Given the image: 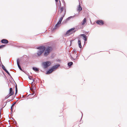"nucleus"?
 I'll list each match as a JSON object with an SVG mask.
<instances>
[{
  "label": "nucleus",
  "instance_id": "1",
  "mask_svg": "<svg viewBox=\"0 0 127 127\" xmlns=\"http://www.w3.org/2000/svg\"><path fill=\"white\" fill-rule=\"evenodd\" d=\"M36 49L39 50L37 51V53L38 57L40 56L44 52V56L47 57L53 49L52 48L51 46H48L46 47L44 45L39 46Z\"/></svg>",
  "mask_w": 127,
  "mask_h": 127
},
{
  "label": "nucleus",
  "instance_id": "2",
  "mask_svg": "<svg viewBox=\"0 0 127 127\" xmlns=\"http://www.w3.org/2000/svg\"><path fill=\"white\" fill-rule=\"evenodd\" d=\"M60 66V65L59 64H56L52 66L50 68L48 69L46 74H49L51 73L52 71L55 70L58 67H59Z\"/></svg>",
  "mask_w": 127,
  "mask_h": 127
},
{
  "label": "nucleus",
  "instance_id": "3",
  "mask_svg": "<svg viewBox=\"0 0 127 127\" xmlns=\"http://www.w3.org/2000/svg\"><path fill=\"white\" fill-rule=\"evenodd\" d=\"M51 62L49 61H47L43 62L41 64V66L45 69H47L51 64Z\"/></svg>",
  "mask_w": 127,
  "mask_h": 127
},
{
  "label": "nucleus",
  "instance_id": "4",
  "mask_svg": "<svg viewBox=\"0 0 127 127\" xmlns=\"http://www.w3.org/2000/svg\"><path fill=\"white\" fill-rule=\"evenodd\" d=\"M75 28H73L68 30L66 33V34L70 35L72 34L75 32H73L75 31Z\"/></svg>",
  "mask_w": 127,
  "mask_h": 127
},
{
  "label": "nucleus",
  "instance_id": "5",
  "mask_svg": "<svg viewBox=\"0 0 127 127\" xmlns=\"http://www.w3.org/2000/svg\"><path fill=\"white\" fill-rule=\"evenodd\" d=\"M96 23L99 25H103L104 23V21L101 20H98L96 21Z\"/></svg>",
  "mask_w": 127,
  "mask_h": 127
},
{
  "label": "nucleus",
  "instance_id": "6",
  "mask_svg": "<svg viewBox=\"0 0 127 127\" xmlns=\"http://www.w3.org/2000/svg\"><path fill=\"white\" fill-rule=\"evenodd\" d=\"M61 24L58 22L55 25L54 28L52 29V31L53 32L55 31L56 29L59 27L60 26Z\"/></svg>",
  "mask_w": 127,
  "mask_h": 127
},
{
  "label": "nucleus",
  "instance_id": "7",
  "mask_svg": "<svg viewBox=\"0 0 127 127\" xmlns=\"http://www.w3.org/2000/svg\"><path fill=\"white\" fill-rule=\"evenodd\" d=\"M82 26L81 25V24H79L78 26H76L75 27H74L75 28V31L73 32H75L77 31L78 29H82Z\"/></svg>",
  "mask_w": 127,
  "mask_h": 127
},
{
  "label": "nucleus",
  "instance_id": "8",
  "mask_svg": "<svg viewBox=\"0 0 127 127\" xmlns=\"http://www.w3.org/2000/svg\"><path fill=\"white\" fill-rule=\"evenodd\" d=\"M81 36L82 37H83V39L84 40V44L85 43L86 41L87 40V38L86 35L84 34H81Z\"/></svg>",
  "mask_w": 127,
  "mask_h": 127
},
{
  "label": "nucleus",
  "instance_id": "9",
  "mask_svg": "<svg viewBox=\"0 0 127 127\" xmlns=\"http://www.w3.org/2000/svg\"><path fill=\"white\" fill-rule=\"evenodd\" d=\"M81 39L80 37L78 38V44L79 47L80 48H81L82 47V46L81 44Z\"/></svg>",
  "mask_w": 127,
  "mask_h": 127
},
{
  "label": "nucleus",
  "instance_id": "10",
  "mask_svg": "<svg viewBox=\"0 0 127 127\" xmlns=\"http://www.w3.org/2000/svg\"><path fill=\"white\" fill-rule=\"evenodd\" d=\"M1 42L3 44H7L8 43V41L6 39H3L1 40Z\"/></svg>",
  "mask_w": 127,
  "mask_h": 127
},
{
  "label": "nucleus",
  "instance_id": "11",
  "mask_svg": "<svg viewBox=\"0 0 127 127\" xmlns=\"http://www.w3.org/2000/svg\"><path fill=\"white\" fill-rule=\"evenodd\" d=\"M32 69L36 72H39V69L38 68L33 67H32Z\"/></svg>",
  "mask_w": 127,
  "mask_h": 127
},
{
  "label": "nucleus",
  "instance_id": "12",
  "mask_svg": "<svg viewBox=\"0 0 127 127\" xmlns=\"http://www.w3.org/2000/svg\"><path fill=\"white\" fill-rule=\"evenodd\" d=\"M82 10V8L81 7V6L79 2V5H78V7L77 9V10L78 11V12H79L80 11H81Z\"/></svg>",
  "mask_w": 127,
  "mask_h": 127
},
{
  "label": "nucleus",
  "instance_id": "13",
  "mask_svg": "<svg viewBox=\"0 0 127 127\" xmlns=\"http://www.w3.org/2000/svg\"><path fill=\"white\" fill-rule=\"evenodd\" d=\"M14 92L13 91V89L12 88H10L9 89V93L8 94H11L12 95L14 94Z\"/></svg>",
  "mask_w": 127,
  "mask_h": 127
},
{
  "label": "nucleus",
  "instance_id": "14",
  "mask_svg": "<svg viewBox=\"0 0 127 127\" xmlns=\"http://www.w3.org/2000/svg\"><path fill=\"white\" fill-rule=\"evenodd\" d=\"M86 22V19L85 18H84L82 21L81 22V25H83L85 24Z\"/></svg>",
  "mask_w": 127,
  "mask_h": 127
},
{
  "label": "nucleus",
  "instance_id": "15",
  "mask_svg": "<svg viewBox=\"0 0 127 127\" xmlns=\"http://www.w3.org/2000/svg\"><path fill=\"white\" fill-rule=\"evenodd\" d=\"M73 64V63L72 62H70L68 63L67 64L68 67H71V66Z\"/></svg>",
  "mask_w": 127,
  "mask_h": 127
},
{
  "label": "nucleus",
  "instance_id": "16",
  "mask_svg": "<svg viewBox=\"0 0 127 127\" xmlns=\"http://www.w3.org/2000/svg\"><path fill=\"white\" fill-rule=\"evenodd\" d=\"M59 3H58V2H57V4H56V5L57 7H57H59V9L61 6V1L60 0H59Z\"/></svg>",
  "mask_w": 127,
  "mask_h": 127
},
{
  "label": "nucleus",
  "instance_id": "17",
  "mask_svg": "<svg viewBox=\"0 0 127 127\" xmlns=\"http://www.w3.org/2000/svg\"><path fill=\"white\" fill-rule=\"evenodd\" d=\"M11 95H12L11 94H8L7 96L5 97V99H4L3 100L8 98Z\"/></svg>",
  "mask_w": 127,
  "mask_h": 127
},
{
  "label": "nucleus",
  "instance_id": "18",
  "mask_svg": "<svg viewBox=\"0 0 127 127\" xmlns=\"http://www.w3.org/2000/svg\"><path fill=\"white\" fill-rule=\"evenodd\" d=\"M1 64V67L2 68V69L4 70L5 71H6L7 70L5 68L4 66V65L2 64Z\"/></svg>",
  "mask_w": 127,
  "mask_h": 127
},
{
  "label": "nucleus",
  "instance_id": "19",
  "mask_svg": "<svg viewBox=\"0 0 127 127\" xmlns=\"http://www.w3.org/2000/svg\"><path fill=\"white\" fill-rule=\"evenodd\" d=\"M68 21L67 19V18H66L65 20H64L63 22L62 23L63 24H65Z\"/></svg>",
  "mask_w": 127,
  "mask_h": 127
},
{
  "label": "nucleus",
  "instance_id": "20",
  "mask_svg": "<svg viewBox=\"0 0 127 127\" xmlns=\"http://www.w3.org/2000/svg\"><path fill=\"white\" fill-rule=\"evenodd\" d=\"M23 44V45H22V48H25V49H26V48H28V46H25V44Z\"/></svg>",
  "mask_w": 127,
  "mask_h": 127
},
{
  "label": "nucleus",
  "instance_id": "21",
  "mask_svg": "<svg viewBox=\"0 0 127 127\" xmlns=\"http://www.w3.org/2000/svg\"><path fill=\"white\" fill-rule=\"evenodd\" d=\"M63 19H62V18H60L58 22L61 24Z\"/></svg>",
  "mask_w": 127,
  "mask_h": 127
},
{
  "label": "nucleus",
  "instance_id": "22",
  "mask_svg": "<svg viewBox=\"0 0 127 127\" xmlns=\"http://www.w3.org/2000/svg\"><path fill=\"white\" fill-rule=\"evenodd\" d=\"M74 17V16H70V17H68V18H67V19L68 20V21L71 18H73Z\"/></svg>",
  "mask_w": 127,
  "mask_h": 127
},
{
  "label": "nucleus",
  "instance_id": "23",
  "mask_svg": "<svg viewBox=\"0 0 127 127\" xmlns=\"http://www.w3.org/2000/svg\"><path fill=\"white\" fill-rule=\"evenodd\" d=\"M18 65V67L19 68V69L21 71H23V70H22V68H21V67L20 65L19 64L18 65Z\"/></svg>",
  "mask_w": 127,
  "mask_h": 127
},
{
  "label": "nucleus",
  "instance_id": "24",
  "mask_svg": "<svg viewBox=\"0 0 127 127\" xmlns=\"http://www.w3.org/2000/svg\"><path fill=\"white\" fill-rule=\"evenodd\" d=\"M64 7H60V13H62L63 11L64 10Z\"/></svg>",
  "mask_w": 127,
  "mask_h": 127
},
{
  "label": "nucleus",
  "instance_id": "25",
  "mask_svg": "<svg viewBox=\"0 0 127 127\" xmlns=\"http://www.w3.org/2000/svg\"><path fill=\"white\" fill-rule=\"evenodd\" d=\"M17 65H18L20 63V62L19 60V58L17 59Z\"/></svg>",
  "mask_w": 127,
  "mask_h": 127
},
{
  "label": "nucleus",
  "instance_id": "26",
  "mask_svg": "<svg viewBox=\"0 0 127 127\" xmlns=\"http://www.w3.org/2000/svg\"><path fill=\"white\" fill-rule=\"evenodd\" d=\"M5 45H2L0 46V49L2 48L3 47L5 46Z\"/></svg>",
  "mask_w": 127,
  "mask_h": 127
},
{
  "label": "nucleus",
  "instance_id": "27",
  "mask_svg": "<svg viewBox=\"0 0 127 127\" xmlns=\"http://www.w3.org/2000/svg\"><path fill=\"white\" fill-rule=\"evenodd\" d=\"M16 102H14L12 104V105L11 107H13L16 104Z\"/></svg>",
  "mask_w": 127,
  "mask_h": 127
},
{
  "label": "nucleus",
  "instance_id": "28",
  "mask_svg": "<svg viewBox=\"0 0 127 127\" xmlns=\"http://www.w3.org/2000/svg\"><path fill=\"white\" fill-rule=\"evenodd\" d=\"M28 78L30 80H33L31 76L28 75Z\"/></svg>",
  "mask_w": 127,
  "mask_h": 127
},
{
  "label": "nucleus",
  "instance_id": "29",
  "mask_svg": "<svg viewBox=\"0 0 127 127\" xmlns=\"http://www.w3.org/2000/svg\"><path fill=\"white\" fill-rule=\"evenodd\" d=\"M5 72L9 76H11V75L8 72V71L7 70L6 71H5Z\"/></svg>",
  "mask_w": 127,
  "mask_h": 127
},
{
  "label": "nucleus",
  "instance_id": "30",
  "mask_svg": "<svg viewBox=\"0 0 127 127\" xmlns=\"http://www.w3.org/2000/svg\"><path fill=\"white\" fill-rule=\"evenodd\" d=\"M12 119L14 120L15 124L17 125V123L16 121L13 118H12Z\"/></svg>",
  "mask_w": 127,
  "mask_h": 127
},
{
  "label": "nucleus",
  "instance_id": "31",
  "mask_svg": "<svg viewBox=\"0 0 127 127\" xmlns=\"http://www.w3.org/2000/svg\"><path fill=\"white\" fill-rule=\"evenodd\" d=\"M13 107H11V116H12V112H13Z\"/></svg>",
  "mask_w": 127,
  "mask_h": 127
},
{
  "label": "nucleus",
  "instance_id": "32",
  "mask_svg": "<svg viewBox=\"0 0 127 127\" xmlns=\"http://www.w3.org/2000/svg\"><path fill=\"white\" fill-rule=\"evenodd\" d=\"M65 13H66V11H65V13H64V15H62V16L61 18H62V19H63L64 17V15H65Z\"/></svg>",
  "mask_w": 127,
  "mask_h": 127
},
{
  "label": "nucleus",
  "instance_id": "33",
  "mask_svg": "<svg viewBox=\"0 0 127 127\" xmlns=\"http://www.w3.org/2000/svg\"><path fill=\"white\" fill-rule=\"evenodd\" d=\"M78 57V55H77L76 56V58H73V59H72V60H75L76 59L77 57Z\"/></svg>",
  "mask_w": 127,
  "mask_h": 127
},
{
  "label": "nucleus",
  "instance_id": "34",
  "mask_svg": "<svg viewBox=\"0 0 127 127\" xmlns=\"http://www.w3.org/2000/svg\"><path fill=\"white\" fill-rule=\"evenodd\" d=\"M17 92H18L17 89H15V95H16L17 94Z\"/></svg>",
  "mask_w": 127,
  "mask_h": 127
},
{
  "label": "nucleus",
  "instance_id": "35",
  "mask_svg": "<svg viewBox=\"0 0 127 127\" xmlns=\"http://www.w3.org/2000/svg\"><path fill=\"white\" fill-rule=\"evenodd\" d=\"M62 2L64 5V6H65V3L64 1V0H62Z\"/></svg>",
  "mask_w": 127,
  "mask_h": 127
},
{
  "label": "nucleus",
  "instance_id": "36",
  "mask_svg": "<svg viewBox=\"0 0 127 127\" xmlns=\"http://www.w3.org/2000/svg\"><path fill=\"white\" fill-rule=\"evenodd\" d=\"M74 40H70V45H71V43H72V42L73 41H74Z\"/></svg>",
  "mask_w": 127,
  "mask_h": 127
},
{
  "label": "nucleus",
  "instance_id": "37",
  "mask_svg": "<svg viewBox=\"0 0 127 127\" xmlns=\"http://www.w3.org/2000/svg\"><path fill=\"white\" fill-rule=\"evenodd\" d=\"M78 14H79V13H78L76 14H75L74 15V17H75V16H78Z\"/></svg>",
  "mask_w": 127,
  "mask_h": 127
},
{
  "label": "nucleus",
  "instance_id": "38",
  "mask_svg": "<svg viewBox=\"0 0 127 127\" xmlns=\"http://www.w3.org/2000/svg\"><path fill=\"white\" fill-rule=\"evenodd\" d=\"M72 54L74 55H75L76 54V52H72Z\"/></svg>",
  "mask_w": 127,
  "mask_h": 127
},
{
  "label": "nucleus",
  "instance_id": "39",
  "mask_svg": "<svg viewBox=\"0 0 127 127\" xmlns=\"http://www.w3.org/2000/svg\"><path fill=\"white\" fill-rule=\"evenodd\" d=\"M2 72L3 73V74L5 76V77H6V75H5V74L4 72L3 71H2Z\"/></svg>",
  "mask_w": 127,
  "mask_h": 127
},
{
  "label": "nucleus",
  "instance_id": "40",
  "mask_svg": "<svg viewBox=\"0 0 127 127\" xmlns=\"http://www.w3.org/2000/svg\"><path fill=\"white\" fill-rule=\"evenodd\" d=\"M11 100H10L9 99H8L7 101H7V102H10V101H11Z\"/></svg>",
  "mask_w": 127,
  "mask_h": 127
},
{
  "label": "nucleus",
  "instance_id": "41",
  "mask_svg": "<svg viewBox=\"0 0 127 127\" xmlns=\"http://www.w3.org/2000/svg\"><path fill=\"white\" fill-rule=\"evenodd\" d=\"M55 0L56 2V4H57V2H58V0Z\"/></svg>",
  "mask_w": 127,
  "mask_h": 127
},
{
  "label": "nucleus",
  "instance_id": "42",
  "mask_svg": "<svg viewBox=\"0 0 127 127\" xmlns=\"http://www.w3.org/2000/svg\"><path fill=\"white\" fill-rule=\"evenodd\" d=\"M19 46L18 45H15V46H16V47H20V46Z\"/></svg>",
  "mask_w": 127,
  "mask_h": 127
},
{
  "label": "nucleus",
  "instance_id": "43",
  "mask_svg": "<svg viewBox=\"0 0 127 127\" xmlns=\"http://www.w3.org/2000/svg\"><path fill=\"white\" fill-rule=\"evenodd\" d=\"M15 97V96H14V97H13V96L12 97V99H11V101H12L14 99Z\"/></svg>",
  "mask_w": 127,
  "mask_h": 127
},
{
  "label": "nucleus",
  "instance_id": "44",
  "mask_svg": "<svg viewBox=\"0 0 127 127\" xmlns=\"http://www.w3.org/2000/svg\"><path fill=\"white\" fill-rule=\"evenodd\" d=\"M70 57L71 58L72 60V59H73V57L71 55H70Z\"/></svg>",
  "mask_w": 127,
  "mask_h": 127
},
{
  "label": "nucleus",
  "instance_id": "45",
  "mask_svg": "<svg viewBox=\"0 0 127 127\" xmlns=\"http://www.w3.org/2000/svg\"><path fill=\"white\" fill-rule=\"evenodd\" d=\"M76 52V50L75 49H73L72 52Z\"/></svg>",
  "mask_w": 127,
  "mask_h": 127
},
{
  "label": "nucleus",
  "instance_id": "46",
  "mask_svg": "<svg viewBox=\"0 0 127 127\" xmlns=\"http://www.w3.org/2000/svg\"><path fill=\"white\" fill-rule=\"evenodd\" d=\"M89 32H85V34H88Z\"/></svg>",
  "mask_w": 127,
  "mask_h": 127
},
{
  "label": "nucleus",
  "instance_id": "47",
  "mask_svg": "<svg viewBox=\"0 0 127 127\" xmlns=\"http://www.w3.org/2000/svg\"><path fill=\"white\" fill-rule=\"evenodd\" d=\"M10 77L13 80V81H14V80H13V78H12V76H11H11H10Z\"/></svg>",
  "mask_w": 127,
  "mask_h": 127
},
{
  "label": "nucleus",
  "instance_id": "48",
  "mask_svg": "<svg viewBox=\"0 0 127 127\" xmlns=\"http://www.w3.org/2000/svg\"><path fill=\"white\" fill-rule=\"evenodd\" d=\"M10 77L13 80V81H14V80H13V78H12V76H11H11H10Z\"/></svg>",
  "mask_w": 127,
  "mask_h": 127
},
{
  "label": "nucleus",
  "instance_id": "49",
  "mask_svg": "<svg viewBox=\"0 0 127 127\" xmlns=\"http://www.w3.org/2000/svg\"><path fill=\"white\" fill-rule=\"evenodd\" d=\"M34 79H33V80H33V81L32 82V83H33L34 81Z\"/></svg>",
  "mask_w": 127,
  "mask_h": 127
},
{
  "label": "nucleus",
  "instance_id": "50",
  "mask_svg": "<svg viewBox=\"0 0 127 127\" xmlns=\"http://www.w3.org/2000/svg\"><path fill=\"white\" fill-rule=\"evenodd\" d=\"M15 89H17V84H16V86H15Z\"/></svg>",
  "mask_w": 127,
  "mask_h": 127
},
{
  "label": "nucleus",
  "instance_id": "51",
  "mask_svg": "<svg viewBox=\"0 0 127 127\" xmlns=\"http://www.w3.org/2000/svg\"><path fill=\"white\" fill-rule=\"evenodd\" d=\"M40 71H41V72H44V71H42V70H40Z\"/></svg>",
  "mask_w": 127,
  "mask_h": 127
},
{
  "label": "nucleus",
  "instance_id": "52",
  "mask_svg": "<svg viewBox=\"0 0 127 127\" xmlns=\"http://www.w3.org/2000/svg\"><path fill=\"white\" fill-rule=\"evenodd\" d=\"M22 45H20L19 46H20V47H22Z\"/></svg>",
  "mask_w": 127,
  "mask_h": 127
},
{
  "label": "nucleus",
  "instance_id": "53",
  "mask_svg": "<svg viewBox=\"0 0 127 127\" xmlns=\"http://www.w3.org/2000/svg\"><path fill=\"white\" fill-rule=\"evenodd\" d=\"M82 116H83V114H82V116L81 118V119H82Z\"/></svg>",
  "mask_w": 127,
  "mask_h": 127
},
{
  "label": "nucleus",
  "instance_id": "54",
  "mask_svg": "<svg viewBox=\"0 0 127 127\" xmlns=\"http://www.w3.org/2000/svg\"><path fill=\"white\" fill-rule=\"evenodd\" d=\"M18 101V100H17V101H15V102H16V103L17 102V101Z\"/></svg>",
  "mask_w": 127,
  "mask_h": 127
},
{
  "label": "nucleus",
  "instance_id": "55",
  "mask_svg": "<svg viewBox=\"0 0 127 127\" xmlns=\"http://www.w3.org/2000/svg\"><path fill=\"white\" fill-rule=\"evenodd\" d=\"M23 97H24V96H23V95L22 96V97H21V98H23Z\"/></svg>",
  "mask_w": 127,
  "mask_h": 127
},
{
  "label": "nucleus",
  "instance_id": "56",
  "mask_svg": "<svg viewBox=\"0 0 127 127\" xmlns=\"http://www.w3.org/2000/svg\"><path fill=\"white\" fill-rule=\"evenodd\" d=\"M8 117H9V119H10V118H9V116H8Z\"/></svg>",
  "mask_w": 127,
  "mask_h": 127
},
{
  "label": "nucleus",
  "instance_id": "57",
  "mask_svg": "<svg viewBox=\"0 0 127 127\" xmlns=\"http://www.w3.org/2000/svg\"><path fill=\"white\" fill-rule=\"evenodd\" d=\"M81 49H80V51H81Z\"/></svg>",
  "mask_w": 127,
  "mask_h": 127
},
{
  "label": "nucleus",
  "instance_id": "58",
  "mask_svg": "<svg viewBox=\"0 0 127 127\" xmlns=\"http://www.w3.org/2000/svg\"><path fill=\"white\" fill-rule=\"evenodd\" d=\"M18 99H20V98H18Z\"/></svg>",
  "mask_w": 127,
  "mask_h": 127
},
{
  "label": "nucleus",
  "instance_id": "59",
  "mask_svg": "<svg viewBox=\"0 0 127 127\" xmlns=\"http://www.w3.org/2000/svg\"><path fill=\"white\" fill-rule=\"evenodd\" d=\"M76 55H77V53L76 54Z\"/></svg>",
  "mask_w": 127,
  "mask_h": 127
},
{
  "label": "nucleus",
  "instance_id": "60",
  "mask_svg": "<svg viewBox=\"0 0 127 127\" xmlns=\"http://www.w3.org/2000/svg\"><path fill=\"white\" fill-rule=\"evenodd\" d=\"M8 86H9V84H8Z\"/></svg>",
  "mask_w": 127,
  "mask_h": 127
}]
</instances>
